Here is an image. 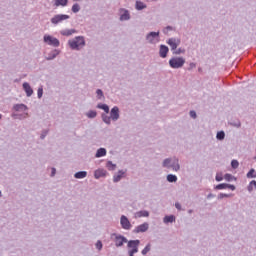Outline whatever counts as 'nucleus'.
I'll list each match as a JSON object with an SVG mask.
<instances>
[{"instance_id":"36","label":"nucleus","mask_w":256,"mask_h":256,"mask_svg":"<svg viewBox=\"0 0 256 256\" xmlns=\"http://www.w3.org/2000/svg\"><path fill=\"white\" fill-rule=\"evenodd\" d=\"M216 139L218 141H223L225 139V131H219L216 134Z\"/></svg>"},{"instance_id":"23","label":"nucleus","mask_w":256,"mask_h":256,"mask_svg":"<svg viewBox=\"0 0 256 256\" xmlns=\"http://www.w3.org/2000/svg\"><path fill=\"white\" fill-rule=\"evenodd\" d=\"M175 221H176L175 215H166L163 218V223L165 225H169V223H175Z\"/></svg>"},{"instance_id":"43","label":"nucleus","mask_w":256,"mask_h":256,"mask_svg":"<svg viewBox=\"0 0 256 256\" xmlns=\"http://www.w3.org/2000/svg\"><path fill=\"white\" fill-rule=\"evenodd\" d=\"M96 249H98V251H101V249H103V242H101V240H98L95 244Z\"/></svg>"},{"instance_id":"7","label":"nucleus","mask_w":256,"mask_h":256,"mask_svg":"<svg viewBox=\"0 0 256 256\" xmlns=\"http://www.w3.org/2000/svg\"><path fill=\"white\" fill-rule=\"evenodd\" d=\"M43 41L45 45H48L49 47L57 48L61 45V41H59V39L49 34H45L43 36Z\"/></svg>"},{"instance_id":"48","label":"nucleus","mask_w":256,"mask_h":256,"mask_svg":"<svg viewBox=\"0 0 256 256\" xmlns=\"http://www.w3.org/2000/svg\"><path fill=\"white\" fill-rule=\"evenodd\" d=\"M55 175H57V169L55 167H52L50 177H55Z\"/></svg>"},{"instance_id":"19","label":"nucleus","mask_w":256,"mask_h":256,"mask_svg":"<svg viewBox=\"0 0 256 256\" xmlns=\"http://www.w3.org/2000/svg\"><path fill=\"white\" fill-rule=\"evenodd\" d=\"M61 53V50L54 49L48 55L46 56V61H53V59H56Z\"/></svg>"},{"instance_id":"25","label":"nucleus","mask_w":256,"mask_h":256,"mask_svg":"<svg viewBox=\"0 0 256 256\" xmlns=\"http://www.w3.org/2000/svg\"><path fill=\"white\" fill-rule=\"evenodd\" d=\"M101 118H102L103 123H105L106 125H111V121H113L111 116H109L105 113L101 114Z\"/></svg>"},{"instance_id":"1","label":"nucleus","mask_w":256,"mask_h":256,"mask_svg":"<svg viewBox=\"0 0 256 256\" xmlns=\"http://www.w3.org/2000/svg\"><path fill=\"white\" fill-rule=\"evenodd\" d=\"M163 169H168V171H173L174 173H179L181 171V164L179 163V158L168 157L162 161Z\"/></svg>"},{"instance_id":"20","label":"nucleus","mask_w":256,"mask_h":256,"mask_svg":"<svg viewBox=\"0 0 256 256\" xmlns=\"http://www.w3.org/2000/svg\"><path fill=\"white\" fill-rule=\"evenodd\" d=\"M102 177H107V170L103 168H98L94 171V178L101 179Z\"/></svg>"},{"instance_id":"39","label":"nucleus","mask_w":256,"mask_h":256,"mask_svg":"<svg viewBox=\"0 0 256 256\" xmlns=\"http://www.w3.org/2000/svg\"><path fill=\"white\" fill-rule=\"evenodd\" d=\"M171 31H173V26H167V27L163 28V30H162L164 35H168L169 33H171Z\"/></svg>"},{"instance_id":"41","label":"nucleus","mask_w":256,"mask_h":256,"mask_svg":"<svg viewBox=\"0 0 256 256\" xmlns=\"http://www.w3.org/2000/svg\"><path fill=\"white\" fill-rule=\"evenodd\" d=\"M151 251V244H147L145 248L142 250V255H147Z\"/></svg>"},{"instance_id":"31","label":"nucleus","mask_w":256,"mask_h":256,"mask_svg":"<svg viewBox=\"0 0 256 256\" xmlns=\"http://www.w3.org/2000/svg\"><path fill=\"white\" fill-rule=\"evenodd\" d=\"M97 109H102V111H104V113H109V105L107 104H103V103H99L97 104Z\"/></svg>"},{"instance_id":"9","label":"nucleus","mask_w":256,"mask_h":256,"mask_svg":"<svg viewBox=\"0 0 256 256\" xmlns=\"http://www.w3.org/2000/svg\"><path fill=\"white\" fill-rule=\"evenodd\" d=\"M111 239L114 241L115 247H123V245L129 241L127 237L117 233H113Z\"/></svg>"},{"instance_id":"38","label":"nucleus","mask_w":256,"mask_h":256,"mask_svg":"<svg viewBox=\"0 0 256 256\" xmlns=\"http://www.w3.org/2000/svg\"><path fill=\"white\" fill-rule=\"evenodd\" d=\"M174 55H185V53H186V50H185V48H176V50H174Z\"/></svg>"},{"instance_id":"22","label":"nucleus","mask_w":256,"mask_h":256,"mask_svg":"<svg viewBox=\"0 0 256 256\" xmlns=\"http://www.w3.org/2000/svg\"><path fill=\"white\" fill-rule=\"evenodd\" d=\"M101 157H107V149L106 148H98L95 153L96 159H101Z\"/></svg>"},{"instance_id":"33","label":"nucleus","mask_w":256,"mask_h":256,"mask_svg":"<svg viewBox=\"0 0 256 256\" xmlns=\"http://www.w3.org/2000/svg\"><path fill=\"white\" fill-rule=\"evenodd\" d=\"M106 168L108 171H115L117 169V164H113V161H108L106 163Z\"/></svg>"},{"instance_id":"49","label":"nucleus","mask_w":256,"mask_h":256,"mask_svg":"<svg viewBox=\"0 0 256 256\" xmlns=\"http://www.w3.org/2000/svg\"><path fill=\"white\" fill-rule=\"evenodd\" d=\"M190 117H192V119H197V112H195L194 110H191Z\"/></svg>"},{"instance_id":"29","label":"nucleus","mask_w":256,"mask_h":256,"mask_svg":"<svg viewBox=\"0 0 256 256\" xmlns=\"http://www.w3.org/2000/svg\"><path fill=\"white\" fill-rule=\"evenodd\" d=\"M96 97L99 101H105V94L103 93V90L97 89L96 90Z\"/></svg>"},{"instance_id":"13","label":"nucleus","mask_w":256,"mask_h":256,"mask_svg":"<svg viewBox=\"0 0 256 256\" xmlns=\"http://www.w3.org/2000/svg\"><path fill=\"white\" fill-rule=\"evenodd\" d=\"M77 33L79 32L75 28H71V29L65 28L60 31V35H62V37H71L73 35H77Z\"/></svg>"},{"instance_id":"53","label":"nucleus","mask_w":256,"mask_h":256,"mask_svg":"<svg viewBox=\"0 0 256 256\" xmlns=\"http://www.w3.org/2000/svg\"><path fill=\"white\" fill-rule=\"evenodd\" d=\"M0 197H3V193L1 192V190H0Z\"/></svg>"},{"instance_id":"5","label":"nucleus","mask_w":256,"mask_h":256,"mask_svg":"<svg viewBox=\"0 0 256 256\" xmlns=\"http://www.w3.org/2000/svg\"><path fill=\"white\" fill-rule=\"evenodd\" d=\"M159 35H160L159 31L147 33L145 36L146 43H148L149 45H157V43L161 41V38Z\"/></svg>"},{"instance_id":"11","label":"nucleus","mask_w":256,"mask_h":256,"mask_svg":"<svg viewBox=\"0 0 256 256\" xmlns=\"http://www.w3.org/2000/svg\"><path fill=\"white\" fill-rule=\"evenodd\" d=\"M167 44L169 45V47L171 48V51H176L177 47H179L181 45V39L179 38H169L167 40Z\"/></svg>"},{"instance_id":"26","label":"nucleus","mask_w":256,"mask_h":256,"mask_svg":"<svg viewBox=\"0 0 256 256\" xmlns=\"http://www.w3.org/2000/svg\"><path fill=\"white\" fill-rule=\"evenodd\" d=\"M179 178H177V175L175 174H168L166 176V181H168V183H177Z\"/></svg>"},{"instance_id":"27","label":"nucleus","mask_w":256,"mask_h":256,"mask_svg":"<svg viewBox=\"0 0 256 256\" xmlns=\"http://www.w3.org/2000/svg\"><path fill=\"white\" fill-rule=\"evenodd\" d=\"M150 213L147 210H140L138 212H136L135 217H138L139 219H141V217H149Z\"/></svg>"},{"instance_id":"37","label":"nucleus","mask_w":256,"mask_h":256,"mask_svg":"<svg viewBox=\"0 0 256 256\" xmlns=\"http://www.w3.org/2000/svg\"><path fill=\"white\" fill-rule=\"evenodd\" d=\"M81 11V6L78 3L73 4L72 13H79Z\"/></svg>"},{"instance_id":"30","label":"nucleus","mask_w":256,"mask_h":256,"mask_svg":"<svg viewBox=\"0 0 256 256\" xmlns=\"http://www.w3.org/2000/svg\"><path fill=\"white\" fill-rule=\"evenodd\" d=\"M137 11H143V9H147V5H145V3L141 2V1H136V5H135Z\"/></svg>"},{"instance_id":"34","label":"nucleus","mask_w":256,"mask_h":256,"mask_svg":"<svg viewBox=\"0 0 256 256\" xmlns=\"http://www.w3.org/2000/svg\"><path fill=\"white\" fill-rule=\"evenodd\" d=\"M85 115L88 119H95V117H97V111L89 110Z\"/></svg>"},{"instance_id":"21","label":"nucleus","mask_w":256,"mask_h":256,"mask_svg":"<svg viewBox=\"0 0 256 256\" xmlns=\"http://www.w3.org/2000/svg\"><path fill=\"white\" fill-rule=\"evenodd\" d=\"M168 53H169V47H167L166 45H160V49H159L160 57L162 59H165Z\"/></svg>"},{"instance_id":"17","label":"nucleus","mask_w":256,"mask_h":256,"mask_svg":"<svg viewBox=\"0 0 256 256\" xmlns=\"http://www.w3.org/2000/svg\"><path fill=\"white\" fill-rule=\"evenodd\" d=\"M22 89L26 93L27 97H31L33 95V88L31 87V84H29V82H24L22 84Z\"/></svg>"},{"instance_id":"50","label":"nucleus","mask_w":256,"mask_h":256,"mask_svg":"<svg viewBox=\"0 0 256 256\" xmlns=\"http://www.w3.org/2000/svg\"><path fill=\"white\" fill-rule=\"evenodd\" d=\"M195 67H197V64H195V62L190 63L188 71H191V69H195Z\"/></svg>"},{"instance_id":"42","label":"nucleus","mask_w":256,"mask_h":256,"mask_svg":"<svg viewBox=\"0 0 256 256\" xmlns=\"http://www.w3.org/2000/svg\"><path fill=\"white\" fill-rule=\"evenodd\" d=\"M216 181L219 183L221 181H223V172H218L216 173V177H215Z\"/></svg>"},{"instance_id":"40","label":"nucleus","mask_w":256,"mask_h":256,"mask_svg":"<svg viewBox=\"0 0 256 256\" xmlns=\"http://www.w3.org/2000/svg\"><path fill=\"white\" fill-rule=\"evenodd\" d=\"M230 125L232 127H236L237 129H239L241 127V121H239V120L232 121V122H230Z\"/></svg>"},{"instance_id":"55","label":"nucleus","mask_w":256,"mask_h":256,"mask_svg":"<svg viewBox=\"0 0 256 256\" xmlns=\"http://www.w3.org/2000/svg\"><path fill=\"white\" fill-rule=\"evenodd\" d=\"M3 118V115L2 114H0V119H2Z\"/></svg>"},{"instance_id":"44","label":"nucleus","mask_w":256,"mask_h":256,"mask_svg":"<svg viewBox=\"0 0 256 256\" xmlns=\"http://www.w3.org/2000/svg\"><path fill=\"white\" fill-rule=\"evenodd\" d=\"M231 167H232V169H237L239 167V161L232 160L231 161Z\"/></svg>"},{"instance_id":"14","label":"nucleus","mask_w":256,"mask_h":256,"mask_svg":"<svg viewBox=\"0 0 256 256\" xmlns=\"http://www.w3.org/2000/svg\"><path fill=\"white\" fill-rule=\"evenodd\" d=\"M146 231H149V223L144 222L143 224L136 226L133 233H146Z\"/></svg>"},{"instance_id":"45","label":"nucleus","mask_w":256,"mask_h":256,"mask_svg":"<svg viewBox=\"0 0 256 256\" xmlns=\"http://www.w3.org/2000/svg\"><path fill=\"white\" fill-rule=\"evenodd\" d=\"M37 97L38 99H41V97H43V88L42 86L38 88L37 90Z\"/></svg>"},{"instance_id":"8","label":"nucleus","mask_w":256,"mask_h":256,"mask_svg":"<svg viewBox=\"0 0 256 256\" xmlns=\"http://www.w3.org/2000/svg\"><path fill=\"white\" fill-rule=\"evenodd\" d=\"M185 65V58L184 57H172L169 60V66L171 69H181Z\"/></svg>"},{"instance_id":"18","label":"nucleus","mask_w":256,"mask_h":256,"mask_svg":"<svg viewBox=\"0 0 256 256\" xmlns=\"http://www.w3.org/2000/svg\"><path fill=\"white\" fill-rule=\"evenodd\" d=\"M125 173H127V171L119 170L116 174H114L113 183H119L121 179H125Z\"/></svg>"},{"instance_id":"51","label":"nucleus","mask_w":256,"mask_h":256,"mask_svg":"<svg viewBox=\"0 0 256 256\" xmlns=\"http://www.w3.org/2000/svg\"><path fill=\"white\" fill-rule=\"evenodd\" d=\"M175 207L176 209H178V211H181V205L179 204V202L175 203Z\"/></svg>"},{"instance_id":"46","label":"nucleus","mask_w":256,"mask_h":256,"mask_svg":"<svg viewBox=\"0 0 256 256\" xmlns=\"http://www.w3.org/2000/svg\"><path fill=\"white\" fill-rule=\"evenodd\" d=\"M225 197H233L232 194H224V193H220L218 195V199H225Z\"/></svg>"},{"instance_id":"6","label":"nucleus","mask_w":256,"mask_h":256,"mask_svg":"<svg viewBox=\"0 0 256 256\" xmlns=\"http://www.w3.org/2000/svg\"><path fill=\"white\" fill-rule=\"evenodd\" d=\"M68 19H71V16L67 14H56L50 19V23L57 27V25H61L64 21H68Z\"/></svg>"},{"instance_id":"2","label":"nucleus","mask_w":256,"mask_h":256,"mask_svg":"<svg viewBox=\"0 0 256 256\" xmlns=\"http://www.w3.org/2000/svg\"><path fill=\"white\" fill-rule=\"evenodd\" d=\"M12 109L15 111L11 115L13 119L22 121V119H27V117H29V107L25 104H14Z\"/></svg>"},{"instance_id":"24","label":"nucleus","mask_w":256,"mask_h":256,"mask_svg":"<svg viewBox=\"0 0 256 256\" xmlns=\"http://www.w3.org/2000/svg\"><path fill=\"white\" fill-rule=\"evenodd\" d=\"M54 7H67L69 0H53Z\"/></svg>"},{"instance_id":"4","label":"nucleus","mask_w":256,"mask_h":256,"mask_svg":"<svg viewBox=\"0 0 256 256\" xmlns=\"http://www.w3.org/2000/svg\"><path fill=\"white\" fill-rule=\"evenodd\" d=\"M139 245H141L140 240H130L127 242V251L129 256H135L139 253Z\"/></svg>"},{"instance_id":"28","label":"nucleus","mask_w":256,"mask_h":256,"mask_svg":"<svg viewBox=\"0 0 256 256\" xmlns=\"http://www.w3.org/2000/svg\"><path fill=\"white\" fill-rule=\"evenodd\" d=\"M75 179H85L87 177V171H79L74 174Z\"/></svg>"},{"instance_id":"35","label":"nucleus","mask_w":256,"mask_h":256,"mask_svg":"<svg viewBox=\"0 0 256 256\" xmlns=\"http://www.w3.org/2000/svg\"><path fill=\"white\" fill-rule=\"evenodd\" d=\"M248 179H256V171L255 169H250V171L246 174Z\"/></svg>"},{"instance_id":"47","label":"nucleus","mask_w":256,"mask_h":256,"mask_svg":"<svg viewBox=\"0 0 256 256\" xmlns=\"http://www.w3.org/2000/svg\"><path fill=\"white\" fill-rule=\"evenodd\" d=\"M225 181H233V175L231 174H225L224 175Z\"/></svg>"},{"instance_id":"32","label":"nucleus","mask_w":256,"mask_h":256,"mask_svg":"<svg viewBox=\"0 0 256 256\" xmlns=\"http://www.w3.org/2000/svg\"><path fill=\"white\" fill-rule=\"evenodd\" d=\"M97 109H102V111H104V113H109V105L107 104H103V103H99L97 104Z\"/></svg>"},{"instance_id":"10","label":"nucleus","mask_w":256,"mask_h":256,"mask_svg":"<svg viewBox=\"0 0 256 256\" xmlns=\"http://www.w3.org/2000/svg\"><path fill=\"white\" fill-rule=\"evenodd\" d=\"M120 225L124 231H131V229H133V224H131V221H129V218L125 215L120 217Z\"/></svg>"},{"instance_id":"56","label":"nucleus","mask_w":256,"mask_h":256,"mask_svg":"<svg viewBox=\"0 0 256 256\" xmlns=\"http://www.w3.org/2000/svg\"><path fill=\"white\" fill-rule=\"evenodd\" d=\"M147 1H155V0H147Z\"/></svg>"},{"instance_id":"52","label":"nucleus","mask_w":256,"mask_h":256,"mask_svg":"<svg viewBox=\"0 0 256 256\" xmlns=\"http://www.w3.org/2000/svg\"><path fill=\"white\" fill-rule=\"evenodd\" d=\"M212 197H215V195L210 193V194H208L207 199H212Z\"/></svg>"},{"instance_id":"54","label":"nucleus","mask_w":256,"mask_h":256,"mask_svg":"<svg viewBox=\"0 0 256 256\" xmlns=\"http://www.w3.org/2000/svg\"><path fill=\"white\" fill-rule=\"evenodd\" d=\"M188 213H193V210H189Z\"/></svg>"},{"instance_id":"16","label":"nucleus","mask_w":256,"mask_h":256,"mask_svg":"<svg viewBox=\"0 0 256 256\" xmlns=\"http://www.w3.org/2000/svg\"><path fill=\"white\" fill-rule=\"evenodd\" d=\"M119 107L114 106L111 110H110V118L112 119V121H119Z\"/></svg>"},{"instance_id":"12","label":"nucleus","mask_w":256,"mask_h":256,"mask_svg":"<svg viewBox=\"0 0 256 256\" xmlns=\"http://www.w3.org/2000/svg\"><path fill=\"white\" fill-rule=\"evenodd\" d=\"M119 17L120 21H129L131 19V13H129V10L125 8H120Z\"/></svg>"},{"instance_id":"15","label":"nucleus","mask_w":256,"mask_h":256,"mask_svg":"<svg viewBox=\"0 0 256 256\" xmlns=\"http://www.w3.org/2000/svg\"><path fill=\"white\" fill-rule=\"evenodd\" d=\"M217 191H223L224 189H230L231 191H235V185L232 184H227V183H222L218 184L214 187Z\"/></svg>"},{"instance_id":"3","label":"nucleus","mask_w":256,"mask_h":256,"mask_svg":"<svg viewBox=\"0 0 256 256\" xmlns=\"http://www.w3.org/2000/svg\"><path fill=\"white\" fill-rule=\"evenodd\" d=\"M87 45L85 41V36H76L70 40H68V47L72 51H81Z\"/></svg>"}]
</instances>
